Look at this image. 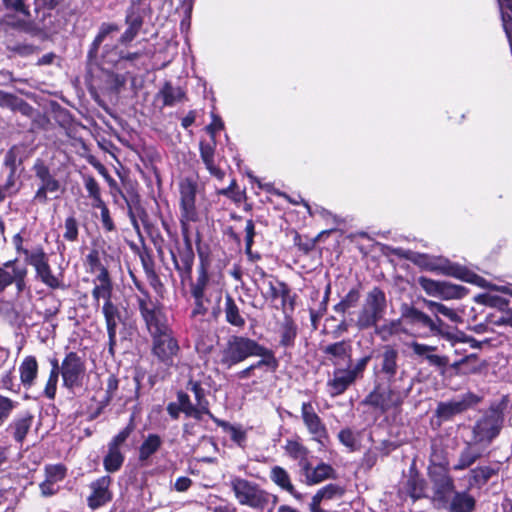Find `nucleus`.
Segmentation results:
<instances>
[{
    "mask_svg": "<svg viewBox=\"0 0 512 512\" xmlns=\"http://www.w3.org/2000/svg\"><path fill=\"white\" fill-rule=\"evenodd\" d=\"M266 349L249 338L233 336L220 352V363L226 368L244 361L250 356H264Z\"/></svg>",
    "mask_w": 512,
    "mask_h": 512,
    "instance_id": "1",
    "label": "nucleus"
},
{
    "mask_svg": "<svg viewBox=\"0 0 512 512\" xmlns=\"http://www.w3.org/2000/svg\"><path fill=\"white\" fill-rule=\"evenodd\" d=\"M403 317L408 319L411 323H419L425 327H428L433 335L441 336L446 339L452 346H455L458 343H468L471 348H479L478 342L471 337L464 335L463 333L454 334L448 331H445L432 318H430L427 314L416 308H407L403 312Z\"/></svg>",
    "mask_w": 512,
    "mask_h": 512,
    "instance_id": "2",
    "label": "nucleus"
},
{
    "mask_svg": "<svg viewBox=\"0 0 512 512\" xmlns=\"http://www.w3.org/2000/svg\"><path fill=\"white\" fill-rule=\"evenodd\" d=\"M138 307L146 327L152 337L170 332L167 319L162 309L148 295L138 297Z\"/></svg>",
    "mask_w": 512,
    "mask_h": 512,
    "instance_id": "3",
    "label": "nucleus"
},
{
    "mask_svg": "<svg viewBox=\"0 0 512 512\" xmlns=\"http://www.w3.org/2000/svg\"><path fill=\"white\" fill-rule=\"evenodd\" d=\"M189 389L194 393L196 406L193 405L189 399V396L185 393L178 394L179 407L183 413L188 417H192L196 420H202L204 415L213 418V414L209 410V402L205 398L204 389L202 388L201 381L190 379L188 383Z\"/></svg>",
    "mask_w": 512,
    "mask_h": 512,
    "instance_id": "4",
    "label": "nucleus"
},
{
    "mask_svg": "<svg viewBox=\"0 0 512 512\" xmlns=\"http://www.w3.org/2000/svg\"><path fill=\"white\" fill-rule=\"evenodd\" d=\"M385 307V294L378 288L372 289L359 313L357 326L360 329L374 326L382 318Z\"/></svg>",
    "mask_w": 512,
    "mask_h": 512,
    "instance_id": "5",
    "label": "nucleus"
},
{
    "mask_svg": "<svg viewBox=\"0 0 512 512\" xmlns=\"http://www.w3.org/2000/svg\"><path fill=\"white\" fill-rule=\"evenodd\" d=\"M236 499L242 505L259 509L263 508L267 502V494L261 490L256 484L248 480L235 477L230 481Z\"/></svg>",
    "mask_w": 512,
    "mask_h": 512,
    "instance_id": "6",
    "label": "nucleus"
},
{
    "mask_svg": "<svg viewBox=\"0 0 512 512\" xmlns=\"http://www.w3.org/2000/svg\"><path fill=\"white\" fill-rule=\"evenodd\" d=\"M86 375L85 360L75 352H69L61 363L62 383L68 390L82 387Z\"/></svg>",
    "mask_w": 512,
    "mask_h": 512,
    "instance_id": "7",
    "label": "nucleus"
},
{
    "mask_svg": "<svg viewBox=\"0 0 512 512\" xmlns=\"http://www.w3.org/2000/svg\"><path fill=\"white\" fill-rule=\"evenodd\" d=\"M179 191L180 222L182 229L186 231L188 230L191 222H196L198 220V212L195 205L197 184L190 179H185L181 181Z\"/></svg>",
    "mask_w": 512,
    "mask_h": 512,
    "instance_id": "8",
    "label": "nucleus"
},
{
    "mask_svg": "<svg viewBox=\"0 0 512 512\" xmlns=\"http://www.w3.org/2000/svg\"><path fill=\"white\" fill-rule=\"evenodd\" d=\"M434 269L439 270L445 275L459 278L463 281L474 283L480 287H487L489 289L496 290L512 296V284L502 286L488 284V282L482 277L467 271L465 268L461 266L452 264L447 260H441L440 264L438 266H435Z\"/></svg>",
    "mask_w": 512,
    "mask_h": 512,
    "instance_id": "9",
    "label": "nucleus"
},
{
    "mask_svg": "<svg viewBox=\"0 0 512 512\" xmlns=\"http://www.w3.org/2000/svg\"><path fill=\"white\" fill-rule=\"evenodd\" d=\"M25 261L31 265L36 272V277L50 288H58L60 281L52 273L48 257L42 248H36L33 251L24 250Z\"/></svg>",
    "mask_w": 512,
    "mask_h": 512,
    "instance_id": "10",
    "label": "nucleus"
},
{
    "mask_svg": "<svg viewBox=\"0 0 512 512\" xmlns=\"http://www.w3.org/2000/svg\"><path fill=\"white\" fill-rule=\"evenodd\" d=\"M502 416L496 410H491L481 418L473 428V442L488 444L495 438L502 426Z\"/></svg>",
    "mask_w": 512,
    "mask_h": 512,
    "instance_id": "11",
    "label": "nucleus"
},
{
    "mask_svg": "<svg viewBox=\"0 0 512 512\" xmlns=\"http://www.w3.org/2000/svg\"><path fill=\"white\" fill-rule=\"evenodd\" d=\"M27 267L17 260H9L0 266V293L11 284H15L17 292L26 289Z\"/></svg>",
    "mask_w": 512,
    "mask_h": 512,
    "instance_id": "12",
    "label": "nucleus"
},
{
    "mask_svg": "<svg viewBox=\"0 0 512 512\" xmlns=\"http://www.w3.org/2000/svg\"><path fill=\"white\" fill-rule=\"evenodd\" d=\"M132 430L133 426L128 425L127 427L122 429L116 436H114L113 439L108 444V453L103 461L104 468L106 471L116 472L121 468L124 462V455L121 452V446L130 436Z\"/></svg>",
    "mask_w": 512,
    "mask_h": 512,
    "instance_id": "13",
    "label": "nucleus"
},
{
    "mask_svg": "<svg viewBox=\"0 0 512 512\" xmlns=\"http://www.w3.org/2000/svg\"><path fill=\"white\" fill-rule=\"evenodd\" d=\"M301 417L312 439L324 446L328 440V431L310 402L302 403Z\"/></svg>",
    "mask_w": 512,
    "mask_h": 512,
    "instance_id": "14",
    "label": "nucleus"
},
{
    "mask_svg": "<svg viewBox=\"0 0 512 512\" xmlns=\"http://www.w3.org/2000/svg\"><path fill=\"white\" fill-rule=\"evenodd\" d=\"M192 297H203V299H216L219 301L222 295V286L215 279L208 276L206 269L201 266L198 277L191 284L190 289Z\"/></svg>",
    "mask_w": 512,
    "mask_h": 512,
    "instance_id": "15",
    "label": "nucleus"
},
{
    "mask_svg": "<svg viewBox=\"0 0 512 512\" xmlns=\"http://www.w3.org/2000/svg\"><path fill=\"white\" fill-rule=\"evenodd\" d=\"M33 171L36 177L41 181V185L36 191L34 199L45 203L47 201V194L57 192L60 188V183L51 175L49 167L43 160L37 159L35 161Z\"/></svg>",
    "mask_w": 512,
    "mask_h": 512,
    "instance_id": "16",
    "label": "nucleus"
},
{
    "mask_svg": "<svg viewBox=\"0 0 512 512\" xmlns=\"http://www.w3.org/2000/svg\"><path fill=\"white\" fill-rule=\"evenodd\" d=\"M478 401L479 398L476 395L467 393L458 399L440 402L436 409V415L442 420H449L453 416L464 412Z\"/></svg>",
    "mask_w": 512,
    "mask_h": 512,
    "instance_id": "17",
    "label": "nucleus"
},
{
    "mask_svg": "<svg viewBox=\"0 0 512 512\" xmlns=\"http://www.w3.org/2000/svg\"><path fill=\"white\" fill-rule=\"evenodd\" d=\"M153 353L162 362L169 363L179 350L176 340L171 333L153 337Z\"/></svg>",
    "mask_w": 512,
    "mask_h": 512,
    "instance_id": "18",
    "label": "nucleus"
},
{
    "mask_svg": "<svg viewBox=\"0 0 512 512\" xmlns=\"http://www.w3.org/2000/svg\"><path fill=\"white\" fill-rule=\"evenodd\" d=\"M428 475L437 499L445 500L454 491V481L448 470H429Z\"/></svg>",
    "mask_w": 512,
    "mask_h": 512,
    "instance_id": "19",
    "label": "nucleus"
},
{
    "mask_svg": "<svg viewBox=\"0 0 512 512\" xmlns=\"http://www.w3.org/2000/svg\"><path fill=\"white\" fill-rule=\"evenodd\" d=\"M408 347L412 350L414 356L419 359L426 360L431 366L445 368L449 363L447 356H441L434 353L437 350L436 346L412 341L408 344Z\"/></svg>",
    "mask_w": 512,
    "mask_h": 512,
    "instance_id": "20",
    "label": "nucleus"
},
{
    "mask_svg": "<svg viewBox=\"0 0 512 512\" xmlns=\"http://www.w3.org/2000/svg\"><path fill=\"white\" fill-rule=\"evenodd\" d=\"M356 377L348 368H336L327 381L328 392L332 397L343 394L355 381Z\"/></svg>",
    "mask_w": 512,
    "mask_h": 512,
    "instance_id": "21",
    "label": "nucleus"
},
{
    "mask_svg": "<svg viewBox=\"0 0 512 512\" xmlns=\"http://www.w3.org/2000/svg\"><path fill=\"white\" fill-rule=\"evenodd\" d=\"M418 282L422 289L433 297L452 299L459 295L458 287L446 282H439L426 277H420Z\"/></svg>",
    "mask_w": 512,
    "mask_h": 512,
    "instance_id": "22",
    "label": "nucleus"
},
{
    "mask_svg": "<svg viewBox=\"0 0 512 512\" xmlns=\"http://www.w3.org/2000/svg\"><path fill=\"white\" fill-rule=\"evenodd\" d=\"M110 484L111 478L109 476H103L91 483L92 492L88 497V504L92 509H96L111 500Z\"/></svg>",
    "mask_w": 512,
    "mask_h": 512,
    "instance_id": "23",
    "label": "nucleus"
},
{
    "mask_svg": "<svg viewBox=\"0 0 512 512\" xmlns=\"http://www.w3.org/2000/svg\"><path fill=\"white\" fill-rule=\"evenodd\" d=\"M366 402L386 411L400 404V396L393 390H375L368 395Z\"/></svg>",
    "mask_w": 512,
    "mask_h": 512,
    "instance_id": "24",
    "label": "nucleus"
},
{
    "mask_svg": "<svg viewBox=\"0 0 512 512\" xmlns=\"http://www.w3.org/2000/svg\"><path fill=\"white\" fill-rule=\"evenodd\" d=\"M215 149L216 139H211L208 142L201 141L199 144L200 156L203 163L205 164L206 169L212 176L216 177L218 180H222L225 176V173L215 165Z\"/></svg>",
    "mask_w": 512,
    "mask_h": 512,
    "instance_id": "25",
    "label": "nucleus"
},
{
    "mask_svg": "<svg viewBox=\"0 0 512 512\" xmlns=\"http://www.w3.org/2000/svg\"><path fill=\"white\" fill-rule=\"evenodd\" d=\"M323 351L335 366L351 362V345L346 341L327 345Z\"/></svg>",
    "mask_w": 512,
    "mask_h": 512,
    "instance_id": "26",
    "label": "nucleus"
},
{
    "mask_svg": "<svg viewBox=\"0 0 512 512\" xmlns=\"http://www.w3.org/2000/svg\"><path fill=\"white\" fill-rule=\"evenodd\" d=\"M32 423L33 416L29 413H25L14 418L8 425L6 431L12 435L18 444L22 445L26 435L30 431Z\"/></svg>",
    "mask_w": 512,
    "mask_h": 512,
    "instance_id": "27",
    "label": "nucleus"
},
{
    "mask_svg": "<svg viewBox=\"0 0 512 512\" xmlns=\"http://www.w3.org/2000/svg\"><path fill=\"white\" fill-rule=\"evenodd\" d=\"M302 475L305 477V482L308 485L318 484L333 476V468L326 464L320 463L316 467H312L309 462L302 470Z\"/></svg>",
    "mask_w": 512,
    "mask_h": 512,
    "instance_id": "28",
    "label": "nucleus"
},
{
    "mask_svg": "<svg viewBox=\"0 0 512 512\" xmlns=\"http://www.w3.org/2000/svg\"><path fill=\"white\" fill-rule=\"evenodd\" d=\"M92 297L98 304L100 299L110 302L112 297V282L107 269H103L94 280Z\"/></svg>",
    "mask_w": 512,
    "mask_h": 512,
    "instance_id": "29",
    "label": "nucleus"
},
{
    "mask_svg": "<svg viewBox=\"0 0 512 512\" xmlns=\"http://www.w3.org/2000/svg\"><path fill=\"white\" fill-rule=\"evenodd\" d=\"M102 313L105 318L108 338L111 345L116 343V330L118 322L120 321V311L118 307L112 302H104Z\"/></svg>",
    "mask_w": 512,
    "mask_h": 512,
    "instance_id": "30",
    "label": "nucleus"
},
{
    "mask_svg": "<svg viewBox=\"0 0 512 512\" xmlns=\"http://www.w3.org/2000/svg\"><path fill=\"white\" fill-rule=\"evenodd\" d=\"M284 450L291 459L298 461L301 470L310 462V451L299 440H287Z\"/></svg>",
    "mask_w": 512,
    "mask_h": 512,
    "instance_id": "31",
    "label": "nucleus"
},
{
    "mask_svg": "<svg viewBox=\"0 0 512 512\" xmlns=\"http://www.w3.org/2000/svg\"><path fill=\"white\" fill-rule=\"evenodd\" d=\"M20 379L25 387H31L38 374V363L34 356H26L19 366Z\"/></svg>",
    "mask_w": 512,
    "mask_h": 512,
    "instance_id": "32",
    "label": "nucleus"
},
{
    "mask_svg": "<svg viewBox=\"0 0 512 512\" xmlns=\"http://www.w3.org/2000/svg\"><path fill=\"white\" fill-rule=\"evenodd\" d=\"M193 299L194 307L191 311V319L196 327L204 329V325L207 322L211 300L203 299V297H193Z\"/></svg>",
    "mask_w": 512,
    "mask_h": 512,
    "instance_id": "33",
    "label": "nucleus"
},
{
    "mask_svg": "<svg viewBox=\"0 0 512 512\" xmlns=\"http://www.w3.org/2000/svg\"><path fill=\"white\" fill-rule=\"evenodd\" d=\"M475 499L467 492H456L451 499L449 512H473Z\"/></svg>",
    "mask_w": 512,
    "mask_h": 512,
    "instance_id": "34",
    "label": "nucleus"
},
{
    "mask_svg": "<svg viewBox=\"0 0 512 512\" xmlns=\"http://www.w3.org/2000/svg\"><path fill=\"white\" fill-rule=\"evenodd\" d=\"M270 479L282 490L296 496V490L292 484L289 473L281 466H274L270 471Z\"/></svg>",
    "mask_w": 512,
    "mask_h": 512,
    "instance_id": "35",
    "label": "nucleus"
},
{
    "mask_svg": "<svg viewBox=\"0 0 512 512\" xmlns=\"http://www.w3.org/2000/svg\"><path fill=\"white\" fill-rule=\"evenodd\" d=\"M407 494L414 500L426 495V483L417 473L410 472L409 478L405 484Z\"/></svg>",
    "mask_w": 512,
    "mask_h": 512,
    "instance_id": "36",
    "label": "nucleus"
},
{
    "mask_svg": "<svg viewBox=\"0 0 512 512\" xmlns=\"http://www.w3.org/2000/svg\"><path fill=\"white\" fill-rule=\"evenodd\" d=\"M397 359H398L397 350L391 346H386L382 353L381 370L384 374H386L390 378L394 377L397 373V369H398Z\"/></svg>",
    "mask_w": 512,
    "mask_h": 512,
    "instance_id": "37",
    "label": "nucleus"
},
{
    "mask_svg": "<svg viewBox=\"0 0 512 512\" xmlns=\"http://www.w3.org/2000/svg\"><path fill=\"white\" fill-rule=\"evenodd\" d=\"M224 312L225 319L229 324L235 327H243L245 325V319L240 314L237 304L230 295L226 296Z\"/></svg>",
    "mask_w": 512,
    "mask_h": 512,
    "instance_id": "38",
    "label": "nucleus"
},
{
    "mask_svg": "<svg viewBox=\"0 0 512 512\" xmlns=\"http://www.w3.org/2000/svg\"><path fill=\"white\" fill-rule=\"evenodd\" d=\"M158 95L162 97L164 105L173 106L184 99L185 92L180 87H174L167 82Z\"/></svg>",
    "mask_w": 512,
    "mask_h": 512,
    "instance_id": "39",
    "label": "nucleus"
},
{
    "mask_svg": "<svg viewBox=\"0 0 512 512\" xmlns=\"http://www.w3.org/2000/svg\"><path fill=\"white\" fill-rule=\"evenodd\" d=\"M260 276L263 279L262 294L264 297L271 300L277 299L281 293V290L284 288V285L272 277H267L263 270L260 271Z\"/></svg>",
    "mask_w": 512,
    "mask_h": 512,
    "instance_id": "40",
    "label": "nucleus"
},
{
    "mask_svg": "<svg viewBox=\"0 0 512 512\" xmlns=\"http://www.w3.org/2000/svg\"><path fill=\"white\" fill-rule=\"evenodd\" d=\"M176 269L185 275H190L194 262V254L190 248L179 252L178 256H173Z\"/></svg>",
    "mask_w": 512,
    "mask_h": 512,
    "instance_id": "41",
    "label": "nucleus"
},
{
    "mask_svg": "<svg viewBox=\"0 0 512 512\" xmlns=\"http://www.w3.org/2000/svg\"><path fill=\"white\" fill-rule=\"evenodd\" d=\"M343 490L341 487L335 484H329L318 490V492L312 497L310 506H320L322 500L332 499L336 496H342Z\"/></svg>",
    "mask_w": 512,
    "mask_h": 512,
    "instance_id": "42",
    "label": "nucleus"
},
{
    "mask_svg": "<svg viewBox=\"0 0 512 512\" xmlns=\"http://www.w3.org/2000/svg\"><path fill=\"white\" fill-rule=\"evenodd\" d=\"M161 439L156 434H150L142 443L139 450V459L144 461L154 454L161 446Z\"/></svg>",
    "mask_w": 512,
    "mask_h": 512,
    "instance_id": "43",
    "label": "nucleus"
},
{
    "mask_svg": "<svg viewBox=\"0 0 512 512\" xmlns=\"http://www.w3.org/2000/svg\"><path fill=\"white\" fill-rule=\"evenodd\" d=\"M449 461L445 455V452L437 447L435 444L432 445V452L430 455V465L429 470H448Z\"/></svg>",
    "mask_w": 512,
    "mask_h": 512,
    "instance_id": "44",
    "label": "nucleus"
},
{
    "mask_svg": "<svg viewBox=\"0 0 512 512\" xmlns=\"http://www.w3.org/2000/svg\"><path fill=\"white\" fill-rule=\"evenodd\" d=\"M424 304L428 307V309H430L431 311H435L437 313H440L442 314L443 316H445L446 318H448L450 321L452 322H459L461 320L460 316L458 315V313L453 310L452 308H449L441 303H438V302H435V301H432V300H427V299H424Z\"/></svg>",
    "mask_w": 512,
    "mask_h": 512,
    "instance_id": "45",
    "label": "nucleus"
},
{
    "mask_svg": "<svg viewBox=\"0 0 512 512\" xmlns=\"http://www.w3.org/2000/svg\"><path fill=\"white\" fill-rule=\"evenodd\" d=\"M479 457V453L475 451L472 446L469 444L467 447L461 452L459 460L457 464L454 465L455 470H464L470 467Z\"/></svg>",
    "mask_w": 512,
    "mask_h": 512,
    "instance_id": "46",
    "label": "nucleus"
},
{
    "mask_svg": "<svg viewBox=\"0 0 512 512\" xmlns=\"http://www.w3.org/2000/svg\"><path fill=\"white\" fill-rule=\"evenodd\" d=\"M22 163V148L13 146L5 155L4 165L9 171H17L18 166Z\"/></svg>",
    "mask_w": 512,
    "mask_h": 512,
    "instance_id": "47",
    "label": "nucleus"
},
{
    "mask_svg": "<svg viewBox=\"0 0 512 512\" xmlns=\"http://www.w3.org/2000/svg\"><path fill=\"white\" fill-rule=\"evenodd\" d=\"M212 420L217 423L219 426H222L226 432H228L231 436V439L236 442L239 445H242V443L246 439L245 432L240 428L233 425H230L224 421H221L213 416Z\"/></svg>",
    "mask_w": 512,
    "mask_h": 512,
    "instance_id": "48",
    "label": "nucleus"
},
{
    "mask_svg": "<svg viewBox=\"0 0 512 512\" xmlns=\"http://www.w3.org/2000/svg\"><path fill=\"white\" fill-rule=\"evenodd\" d=\"M18 402L0 394V426L11 416Z\"/></svg>",
    "mask_w": 512,
    "mask_h": 512,
    "instance_id": "49",
    "label": "nucleus"
},
{
    "mask_svg": "<svg viewBox=\"0 0 512 512\" xmlns=\"http://www.w3.org/2000/svg\"><path fill=\"white\" fill-rule=\"evenodd\" d=\"M119 27L115 24L104 23L101 25L98 35L95 37L92 43V50L97 51L101 43L107 38L108 35L114 32H118Z\"/></svg>",
    "mask_w": 512,
    "mask_h": 512,
    "instance_id": "50",
    "label": "nucleus"
},
{
    "mask_svg": "<svg viewBox=\"0 0 512 512\" xmlns=\"http://www.w3.org/2000/svg\"><path fill=\"white\" fill-rule=\"evenodd\" d=\"M45 471L46 479L55 485L62 481L66 475V469L62 465L47 466Z\"/></svg>",
    "mask_w": 512,
    "mask_h": 512,
    "instance_id": "51",
    "label": "nucleus"
},
{
    "mask_svg": "<svg viewBox=\"0 0 512 512\" xmlns=\"http://www.w3.org/2000/svg\"><path fill=\"white\" fill-rule=\"evenodd\" d=\"M86 262L91 272L99 271L102 273L103 269H106L100 260V253L97 249H92L86 256Z\"/></svg>",
    "mask_w": 512,
    "mask_h": 512,
    "instance_id": "52",
    "label": "nucleus"
},
{
    "mask_svg": "<svg viewBox=\"0 0 512 512\" xmlns=\"http://www.w3.org/2000/svg\"><path fill=\"white\" fill-rule=\"evenodd\" d=\"M58 380H59V374H56V373L49 374L48 380H47L45 388H44V395L50 400L55 398Z\"/></svg>",
    "mask_w": 512,
    "mask_h": 512,
    "instance_id": "53",
    "label": "nucleus"
},
{
    "mask_svg": "<svg viewBox=\"0 0 512 512\" xmlns=\"http://www.w3.org/2000/svg\"><path fill=\"white\" fill-rule=\"evenodd\" d=\"M401 330L400 321H392L379 328L378 333L382 339L386 340L388 337L399 333Z\"/></svg>",
    "mask_w": 512,
    "mask_h": 512,
    "instance_id": "54",
    "label": "nucleus"
},
{
    "mask_svg": "<svg viewBox=\"0 0 512 512\" xmlns=\"http://www.w3.org/2000/svg\"><path fill=\"white\" fill-rule=\"evenodd\" d=\"M78 236V226L74 217H68L65 220L64 238L68 241H74Z\"/></svg>",
    "mask_w": 512,
    "mask_h": 512,
    "instance_id": "55",
    "label": "nucleus"
},
{
    "mask_svg": "<svg viewBox=\"0 0 512 512\" xmlns=\"http://www.w3.org/2000/svg\"><path fill=\"white\" fill-rule=\"evenodd\" d=\"M118 379L115 375H109L106 383V397L105 401L108 403L115 396V392L118 389Z\"/></svg>",
    "mask_w": 512,
    "mask_h": 512,
    "instance_id": "56",
    "label": "nucleus"
},
{
    "mask_svg": "<svg viewBox=\"0 0 512 512\" xmlns=\"http://www.w3.org/2000/svg\"><path fill=\"white\" fill-rule=\"evenodd\" d=\"M295 337H296L295 327L288 324L283 329L282 336H281V343L284 346H290L293 343Z\"/></svg>",
    "mask_w": 512,
    "mask_h": 512,
    "instance_id": "57",
    "label": "nucleus"
},
{
    "mask_svg": "<svg viewBox=\"0 0 512 512\" xmlns=\"http://www.w3.org/2000/svg\"><path fill=\"white\" fill-rule=\"evenodd\" d=\"M370 361V356H365L361 359H359L357 361V363L351 367L350 365L347 367L351 372L352 374L356 377V378H359L362 376L364 370L366 369V366L368 364V362Z\"/></svg>",
    "mask_w": 512,
    "mask_h": 512,
    "instance_id": "58",
    "label": "nucleus"
},
{
    "mask_svg": "<svg viewBox=\"0 0 512 512\" xmlns=\"http://www.w3.org/2000/svg\"><path fill=\"white\" fill-rule=\"evenodd\" d=\"M224 128V123L217 115H212V122L206 127V131L210 134L211 139H216V132Z\"/></svg>",
    "mask_w": 512,
    "mask_h": 512,
    "instance_id": "59",
    "label": "nucleus"
},
{
    "mask_svg": "<svg viewBox=\"0 0 512 512\" xmlns=\"http://www.w3.org/2000/svg\"><path fill=\"white\" fill-rule=\"evenodd\" d=\"M140 26L141 23L139 21H134L121 36V42L126 43L132 41L136 36Z\"/></svg>",
    "mask_w": 512,
    "mask_h": 512,
    "instance_id": "60",
    "label": "nucleus"
},
{
    "mask_svg": "<svg viewBox=\"0 0 512 512\" xmlns=\"http://www.w3.org/2000/svg\"><path fill=\"white\" fill-rule=\"evenodd\" d=\"M85 188L91 197L97 200L99 199L100 189L97 181L94 178L89 177L85 180Z\"/></svg>",
    "mask_w": 512,
    "mask_h": 512,
    "instance_id": "61",
    "label": "nucleus"
},
{
    "mask_svg": "<svg viewBox=\"0 0 512 512\" xmlns=\"http://www.w3.org/2000/svg\"><path fill=\"white\" fill-rule=\"evenodd\" d=\"M483 303L492 307H499L503 308L504 306H507V302L503 300L500 297L493 296V295H482Z\"/></svg>",
    "mask_w": 512,
    "mask_h": 512,
    "instance_id": "62",
    "label": "nucleus"
},
{
    "mask_svg": "<svg viewBox=\"0 0 512 512\" xmlns=\"http://www.w3.org/2000/svg\"><path fill=\"white\" fill-rule=\"evenodd\" d=\"M338 437H339L340 442L347 447H353L355 445L354 434L349 429H344V430L340 431Z\"/></svg>",
    "mask_w": 512,
    "mask_h": 512,
    "instance_id": "63",
    "label": "nucleus"
},
{
    "mask_svg": "<svg viewBox=\"0 0 512 512\" xmlns=\"http://www.w3.org/2000/svg\"><path fill=\"white\" fill-rule=\"evenodd\" d=\"M41 494L44 497L52 496L58 491V487L51 483L48 479L45 478V480L39 485Z\"/></svg>",
    "mask_w": 512,
    "mask_h": 512,
    "instance_id": "64",
    "label": "nucleus"
}]
</instances>
